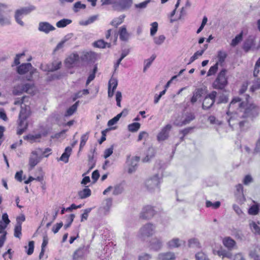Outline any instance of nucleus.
I'll return each mask as SVG.
<instances>
[{
  "mask_svg": "<svg viewBox=\"0 0 260 260\" xmlns=\"http://www.w3.org/2000/svg\"><path fill=\"white\" fill-rule=\"evenodd\" d=\"M249 95H246L245 101H242L239 98H235L231 102L226 113L231 115L228 120L230 126L234 127L239 125L242 128L247 122V118H254L257 116L260 111L259 107L256 104L250 103Z\"/></svg>",
  "mask_w": 260,
  "mask_h": 260,
  "instance_id": "f257e3e1",
  "label": "nucleus"
},
{
  "mask_svg": "<svg viewBox=\"0 0 260 260\" xmlns=\"http://www.w3.org/2000/svg\"><path fill=\"white\" fill-rule=\"evenodd\" d=\"M37 70L34 68L30 63H22L17 67V73L19 74H24L29 72V76L27 80L29 83H25L21 86H17V89L19 88L21 90V92H26L28 94L34 95L37 89L32 81V75L36 72Z\"/></svg>",
  "mask_w": 260,
  "mask_h": 260,
  "instance_id": "f03ea898",
  "label": "nucleus"
},
{
  "mask_svg": "<svg viewBox=\"0 0 260 260\" xmlns=\"http://www.w3.org/2000/svg\"><path fill=\"white\" fill-rule=\"evenodd\" d=\"M19 103L21 109L19 114V122L17 128V134L21 135L27 128V118L31 115V112L29 105L24 104L23 101H17V104Z\"/></svg>",
  "mask_w": 260,
  "mask_h": 260,
  "instance_id": "7ed1b4c3",
  "label": "nucleus"
},
{
  "mask_svg": "<svg viewBox=\"0 0 260 260\" xmlns=\"http://www.w3.org/2000/svg\"><path fill=\"white\" fill-rule=\"evenodd\" d=\"M155 169L158 170L157 173L147 179L145 182V187L150 192L159 190L160 179L164 170L162 164H156Z\"/></svg>",
  "mask_w": 260,
  "mask_h": 260,
  "instance_id": "20e7f679",
  "label": "nucleus"
},
{
  "mask_svg": "<svg viewBox=\"0 0 260 260\" xmlns=\"http://www.w3.org/2000/svg\"><path fill=\"white\" fill-rule=\"evenodd\" d=\"M227 71L225 69H222L218 73L215 80L213 83L214 88L223 89L228 84V78L226 77Z\"/></svg>",
  "mask_w": 260,
  "mask_h": 260,
  "instance_id": "39448f33",
  "label": "nucleus"
},
{
  "mask_svg": "<svg viewBox=\"0 0 260 260\" xmlns=\"http://www.w3.org/2000/svg\"><path fill=\"white\" fill-rule=\"evenodd\" d=\"M155 226L151 223H148L144 225L140 230L139 237L144 240L146 238L152 236L155 233Z\"/></svg>",
  "mask_w": 260,
  "mask_h": 260,
  "instance_id": "423d86ee",
  "label": "nucleus"
},
{
  "mask_svg": "<svg viewBox=\"0 0 260 260\" xmlns=\"http://www.w3.org/2000/svg\"><path fill=\"white\" fill-rule=\"evenodd\" d=\"M117 40V35H115L113 38L110 39V42H106L104 40L100 39L95 41L93 45L94 47L99 48H111L112 45H116Z\"/></svg>",
  "mask_w": 260,
  "mask_h": 260,
  "instance_id": "0eeeda50",
  "label": "nucleus"
},
{
  "mask_svg": "<svg viewBox=\"0 0 260 260\" xmlns=\"http://www.w3.org/2000/svg\"><path fill=\"white\" fill-rule=\"evenodd\" d=\"M216 95L217 92L215 91H213L204 98L202 104L203 109H208L213 106L215 102Z\"/></svg>",
  "mask_w": 260,
  "mask_h": 260,
  "instance_id": "6e6552de",
  "label": "nucleus"
},
{
  "mask_svg": "<svg viewBox=\"0 0 260 260\" xmlns=\"http://www.w3.org/2000/svg\"><path fill=\"white\" fill-rule=\"evenodd\" d=\"M11 11L9 6L3 3H0V24L4 25L10 23L9 18L4 17V14H6L7 12Z\"/></svg>",
  "mask_w": 260,
  "mask_h": 260,
  "instance_id": "1a4fd4ad",
  "label": "nucleus"
},
{
  "mask_svg": "<svg viewBox=\"0 0 260 260\" xmlns=\"http://www.w3.org/2000/svg\"><path fill=\"white\" fill-rule=\"evenodd\" d=\"M112 205V199L110 198L106 199L103 201L102 206L99 208L100 213L104 215L108 214Z\"/></svg>",
  "mask_w": 260,
  "mask_h": 260,
  "instance_id": "9d476101",
  "label": "nucleus"
},
{
  "mask_svg": "<svg viewBox=\"0 0 260 260\" xmlns=\"http://www.w3.org/2000/svg\"><path fill=\"white\" fill-rule=\"evenodd\" d=\"M155 214V211L151 206L144 207L141 213L140 217L143 219H149L152 218Z\"/></svg>",
  "mask_w": 260,
  "mask_h": 260,
  "instance_id": "9b49d317",
  "label": "nucleus"
},
{
  "mask_svg": "<svg viewBox=\"0 0 260 260\" xmlns=\"http://www.w3.org/2000/svg\"><path fill=\"white\" fill-rule=\"evenodd\" d=\"M255 41L254 38L249 37L244 42L242 48L245 52H248L251 50L255 49Z\"/></svg>",
  "mask_w": 260,
  "mask_h": 260,
  "instance_id": "f8f14e48",
  "label": "nucleus"
},
{
  "mask_svg": "<svg viewBox=\"0 0 260 260\" xmlns=\"http://www.w3.org/2000/svg\"><path fill=\"white\" fill-rule=\"evenodd\" d=\"M163 246V242L160 237H154L150 242V248L154 251L160 250Z\"/></svg>",
  "mask_w": 260,
  "mask_h": 260,
  "instance_id": "ddd939ff",
  "label": "nucleus"
},
{
  "mask_svg": "<svg viewBox=\"0 0 260 260\" xmlns=\"http://www.w3.org/2000/svg\"><path fill=\"white\" fill-rule=\"evenodd\" d=\"M172 128V125L170 124H167L164 127L157 136V140L159 141H164L169 137V132Z\"/></svg>",
  "mask_w": 260,
  "mask_h": 260,
  "instance_id": "4468645a",
  "label": "nucleus"
},
{
  "mask_svg": "<svg viewBox=\"0 0 260 260\" xmlns=\"http://www.w3.org/2000/svg\"><path fill=\"white\" fill-rule=\"evenodd\" d=\"M77 141H75L72 143L71 146H68L65 148L64 152L62 154L60 157L59 160L63 161L64 162H68L69 161V158L72 152V148L77 144Z\"/></svg>",
  "mask_w": 260,
  "mask_h": 260,
  "instance_id": "2eb2a0df",
  "label": "nucleus"
},
{
  "mask_svg": "<svg viewBox=\"0 0 260 260\" xmlns=\"http://www.w3.org/2000/svg\"><path fill=\"white\" fill-rule=\"evenodd\" d=\"M223 245L229 250L237 248L236 241L230 237H226L222 240Z\"/></svg>",
  "mask_w": 260,
  "mask_h": 260,
  "instance_id": "dca6fc26",
  "label": "nucleus"
},
{
  "mask_svg": "<svg viewBox=\"0 0 260 260\" xmlns=\"http://www.w3.org/2000/svg\"><path fill=\"white\" fill-rule=\"evenodd\" d=\"M96 59V54L92 51L86 52L81 56L82 61L92 62H94Z\"/></svg>",
  "mask_w": 260,
  "mask_h": 260,
  "instance_id": "f3484780",
  "label": "nucleus"
},
{
  "mask_svg": "<svg viewBox=\"0 0 260 260\" xmlns=\"http://www.w3.org/2000/svg\"><path fill=\"white\" fill-rule=\"evenodd\" d=\"M42 154V150L41 149L33 151L30 157L29 162H39L43 158Z\"/></svg>",
  "mask_w": 260,
  "mask_h": 260,
  "instance_id": "a211bd4d",
  "label": "nucleus"
},
{
  "mask_svg": "<svg viewBox=\"0 0 260 260\" xmlns=\"http://www.w3.org/2000/svg\"><path fill=\"white\" fill-rule=\"evenodd\" d=\"M117 85V81L115 78H111L109 81L108 95L109 98L113 96L114 91L116 89Z\"/></svg>",
  "mask_w": 260,
  "mask_h": 260,
  "instance_id": "6ab92c4d",
  "label": "nucleus"
},
{
  "mask_svg": "<svg viewBox=\"0 0 260 260\" xmlns=\"http://www.w3.org/2000/svg\"><path fill=\"white\" fill-rule=\"evenodd\" d=\"M182 243H184L185 242L178 238H174L169 241L167 243V245L169 248L173 249L180 247Z\"/></svg>",
  "mask_w": 260,
  "mask_h": 260,
  "instance_id": "aec40b11",
  "label": "nucleus"
},
{
  "mask_svg": "<svg viewBox=\"0 0 260 260\" xmlns=\"http://www.w3.org/2000/svg\"><path fill=\"white\" fill-rule=\"evenodd\" d=\"M175 254L173 252H161L158 254V260H174Z\"/></svg>",
  "mask_w": 260,
  "mask_h": 260,
  "instance_id": "412c9836",
  "label": "nucleus"
},
{
  "mask_svg": "<svg viewBox=\"0 0 260 260\" xmlns=\"http://www.w3.org/2000/svg\"><path fill=\"white\" fill-rule=\"evenodd\" d=\"M39 29L45 33H48L50 31L54 30L55 27L48 22H42L39 23Z\"/></svg>",
  "mask_w": 260,
  "mask_h": 260,
  "instance_id": "4be33fe9",
  "label": "nucleus"
},
{
  "mask_svg": "<svg viewBox=\"0 0 260 260\" xmlns=\"http://www.w3.org/2000/svg\"><path fill=\"white\" fill-rule=\"evenodd\" d=\"M232 250H226L224 249L221 248L220 249L215 252V253L217 254L219 256L221 257L222 258L224 257L229 259H233V254L231 252Z\"/></svg>",
  "mask_w": 260,
  "mask_h": 260,
  "instance_id": "5701e85b",
  "label": "nucleus"
},
{
  "mask_svg": "<svg viewBox=\"0 0 260 260\" xmlns=\"http://www.w3.org/2000/svg\"><path fill=\"white\" fill-rule=\"evenodd\" d=\"M33 180L34 178L32 176H29L28 178L27 179L26 175L23 174L22 171L17 172V181L20 182L23 181L25 184H28Z\"/></svg>",
  "mask_w": 260,
  "mask_h": 260,
  "instance_id": "b1692460",
  "label": "nucleus"
},
{
  "mask_svg": "<svg viewBox=\"0 0 260 260\" xmlns=\"http://www.w3.org/2000/svg\"><path fill=\"white\" fill-rule=\"evenodd\" d=\"M204 90L203 88H197L193 92V95L191 98L190 102L192 104L196 103L197 100L201 98L204 94Z\"/></svg>",
  "mask_w": 260,
  "mask_h": 260,
  "instance_id": "393cba45",
  "label": "nucleus"
},
{
  "mask_svg": "<svg viewBox=\"0 0 260 260\" xmlns=\"http://www.w3.org/2000/svg\"><path fill=\"white\" fill-rule=\"evenodd\" d=\"M120 39L121 41H126L128 40L129 35L127 31L125 26H122L119 30Z\"/></svg>",
  "mask_w": 260,
  "mask_h": 260,
  "instance_id": "a878e982",
  "label": "nucleus"
},
{
  "mask_svg": "<svg viewBox=\"0 0 260 260\" xmlns=\"http://www.w3.org/2000/svg\"><path fill=\"white\" fill-rule=\"evenodd\" d=\"M79 59V55L77 53L71 54L66 60V63L69 66H72Z\"/></svg>",
  "mask_w": 260,
  "mask_h": 260,
  "instance_id": "bb28decb",
  "label": "nucleus"
},
{
  "mask_svg": "<svg viewBox=\"0 0 260 260\" xmlns=\"http://www.w3.org/2000/svg\"><path fill=\"white\" fill-rule=\"evenodd\" d=\"M227 56L228 54L226 52L222 50L218 51L217 55L218 61L216 63H218V64L222 66L226 58L227 57Z\"/></svg>",
  "mask_w": 260,
  "mask_h": 260,
  "instance_id": "cd10ccee",
  "label": "nucleus"
},
{
  "mask_svg": "<svg viewBox=\"0 0 260 260\" xmlns=\"http://www.w3.org/2000/svg\"><path fill=\"white\" fill-rule=\"evenodd\" d=\"M34 9V7L30 6L28 7L22 8L19 10H17V17L19 16L27 15L30 13Z\"/></svg>",
  "mask_w": 260,
  "mask_h": 260,
  "instance_id": "c85d7f7f",
  "label": "nucleus"
},
{
  "mask_svg": "<svg viewBox=\"0 0 260 260\" xmlns=\"http://www.w3.org/2000/svg\"><path fill=\"white\" fill-rule=\"evenodd\" d=\"M188 247L193 248L200 249L201 247V244L197 238H192L188 241Z\"/></svg>",
  "mask_w": 260,
  "mask_h": 260,
  "instance_id": "c756f323",
  "label": "nucleus"
},
{
  "mask_svg": "<svg viewBox=\"0 0 260 260\" xmlns=\"http://www.w3.org/2000/svg\"><path fill=\"white\" fill-rule=\"evenodd\" d=\"M85 251V248L84 246L79 247L74 253L73 259H77L79 258L82 257L84 255Z\"/></svg>",
  "mask_w": 260,
  "mask_h": 260,
  "instance_id": "7c9ffc66",
  "label": "nucleus"
},
{
  "mask_svg": "<svg viewBox=\"0 0 260 260\" xmlns=\"http://www.w3.org/2000/svg\"><path fill=\"white\" fill-rule=\"evenodd\" d=\"M79 102H76L66 111L64 116L68 117L72 115L77 109Z\"/></svg>",
  "mask_w": 260,
  "mask_h": 260,
  "instance_id": "2f4dec72",
  "label": "nucleus"
},
{
  "mask_svg": "<svg viewBox=\"0 0 260 260\" xmlns=\"http://www.w3.org/2000/svg\"><path fill=\"white\" fill-rule=\"evenodd\" d=\"M243 32L242 31L239 34L237 35L234 39H233L230 44L232 47H235L240 42H241L243 39Z\"/></svg>",
  "mask_w": 260,
  "mask_h": 260,
  "instance_id": "473e14b6",
  "label": "nucleus"
},
{
  "mask_svg": "<svg viewBox=\"0 0 260 260\" xmlns=\"http://www.w3.org/2000/svg\"><path fill=\"white\" fill-rule=\"evenodd\" d=\"M78 194L81 199H85L91 195V190L88 188H85L78 192Z\"/></svg>",
  "mask_w": 260,
  "mask_h": 260,
  "instance_id": "72a5a7b5",
  "label": "nucleus"
},
{
  "mask_svg": "<svg viewBox=\"0 0 260 260\" xmlns=\"http://www.w3.org/2000/svg\"><path fill=\"white\" fill-rule=\"evenodd\" d=\"M44 173L41 168H39L37 169L35 174V177H33L34 180L38 181H42L43 180Z\"/></svg>",
  "mask_w": 260,
  "mask_h": 260,
  "instance_id": "f704fd0d",
  "label": "nucleus"
},
{
  "mask_svg": "<svg viewBox=\"0 0 260 260\" xmlns=\"http://www.w3.org/2000/svg\"><path fill=\"white\" fill-rule=\"evenodd\" d=\"M124 18V15H121L118 17L115 18L111 21V24L112 26L117 27L118 25H120L123 22Z\"/></svg>",
  "mask_w": 260,
  "mask_h": 260,
  "instance_id": "c9c22d12",
  "label": "nucleus"
},
{
  "mask_svg": "<svg viewBox=\"0 0 260 260\" xmlns=\"http://www.w3.org/2000/svg\"><path fill=\"white\" fill-rule=\"evenodd\" d=\"M72 22V20L68 19H63L56 23V26L58 28H62L66 26Z\"/></svg>",
  "mask_w": 260,
  "mask_h": 260,
  "instance_id": "e433bc0d",
  "label": "nucleus"
},
{
  "mask_svg": "<svg viewBox=\"0 0 260 260\" xmlns=\"http://www.w3.org/2000/svg\"><path fill=\"white\" fill-rule=\"evenodd\" d=\"M141 124L138 122H134L128 125V129L131 132H136L140 128Z\"/></svg>",
  "mask_w": 260,
  "mask_h": 260,
  "instance_id": "4c0bfd02",
  "label": "nucleus"
},
{
  "mask_svg": "<svg viewBox=\"0 0 260 260\" xmlns=\"http://www.w3.org/2000/svg\"><path fill=\"white\" fill-rule=\"evenodd\" d=\"M218 63H216L214 65L211 67L207 73V76H210L215 75L218 71Z\"/></svg>",
  "mask_w": 260,
  "mask_h": 260,
  "instance_id": "58836bf2",
  "label": "nucleus"
},
{
  "mask_svg": "<svg viewBox=\"0 0 260 260\" xmlns=\"http://www.w3.org/2000/svg\"><path fill=\"white\" fill-rule=\"evenodd\" d=\"M250 228L255 234L260 235V227L255 222H252L250 224Z\"/></svg>",
  "mask_w": 260,
  "mask_h": 260,
  "instance_id": "ea45409f",
  "label": "nucleus"
},
{
  "mask_svg": "<svg viewBox=\"0 0 260 260\" xmlns=\"http://www.w3.org/2000/svg\"><path fill=\"white\" fill-rule=\"evenodd\" d=\"M122 114H123V112L117 114L114 118H113L111 119H110V120H109V121L108 122V125L109 126H112V125L115 124L119 120L120 118L122 116Z\"/></svg>",
  "mask_w": 260,
  "mask_h": 260,
  "instance_id": "a19ab883",
  "label": "nucleus"
},
{
  "mask_svg": "<svg viewBox=\"0 0 260 260\" xmlns=\"http://www.w3.org/2000/svg\"><path fill=\"white\" fill-rule=\"evenodd\" d=\"M259 208L257 205L252 206L248 210V213L250 215H256L259 212Z\"/></svg>",
  "mask_w": 260,
  "mask_h": 260,
  "instance_id": "79ce46f5",
  "label": "nucleus"
},
{
  "mask_svg": "<svg viewBox=\"0 0 260 260\" xmlns=\"http://www.w3.org/2000/svg\"><path fill=\"white\" fill-rule=\"evenodd\" d=\"M85 8V4H81L80 2H77L74 4L73 10L75 12H77L80 9H84Z\"/></svg>",
  "mask_w": 260,
  "mask_h": 260,
  "instance_id": "37998d69",
  "label": "nucleus"
},
{
  "mask_svg": "<svg viewBox=\"0 0 260 260\" xmlns=\"http://www.w3.org/2000/svg\"><path fill=\"white\" fill-rule=\"evenodd\" d=\"M220 202L219 201H216L214 203H212L209 201H207L206 202V205L207 207H212L213 209H217L220 206Z\"/></svg>",
  "mask_w": 260,
  "mask_h": 260,
  "instance_id": "c03bdc74",
  "label": "nucleus"
},
{
  "mask_svg": "<svg viewBox=\"0 0 260 260\" xmlns=\"http://www.w3.org/2000/svg\"><path fill=\"white\" fill-rule=\"evenodd\" d=\"M123 191V188L120 184H117L114 187L113 194L114 195H118L121 194Z\"/></svg>",
  "mask_w": 260,
  "mask_h": 260,
  "instance_id": "a18cd8bd",
  "label": "nucleus"
},
{
  "mask_svg": "<svg viewBox=\"0 0 260 260\" xmlns=\"http://www.w3.org/2000/svg\"><path fill=\"white\" fill-rule=\"evenodd\" d=\"M156 56L155 55H152L149 58L145 60V66L144 68V70L145 71L148 68L150 67L152 62L155 59Z\"/></svg>",
  "mask_w": 260,
  "mask_h": 260,
  "instance_id": "49530a36",
  "label": "nucleus"
},
{
  "mask_svg": "<svg viewBox=\"0 0 260 260\" xmlns=\"http://www.w3.org/2000/svg\"><path fill=\"white\" fill-rule=\"evenodd\" d=\"M88 139V136L87 133L82 135L80 143V149H81V148L85 146Z\"/></svg>",
  "mask_w": 260,
  "mask_h": 260,
  "instance_id": "de8ad7c7",
  "label": "nucleus"
},
{
  "mask_svg": "<svg viewBox=\"0 0 260 260\" xmlns=\"http://www.w3.org/2000/svg\"><path fill=\"white\" fill-rule=\"evenodd\" d=\"M260 89V79L257 78L253 84L250 88V91L252 92H254L257 89Z\"/></svg>",
  "mask_w": 260,
  "mask_h": 260,
  "instance_id": "09e8293b",
  "label": "nucleus"
},
{
  "mask_svg": "<svg viewBox=\"0 0 260 260\" xmlns=\"http://www.w3.org/2000/svg\"><path fill=\"white\" fill-rule=\"evenodd\" d=\"M91 209H92L90 208H87L84 210L83 213L81 215V222H83L84 221L86 220L87 219L88 217V214L91 212Z\"/></svg>",
  "mask_w": 260,
  "mask_h": 260,
  "instance_id": "8fccbe9b",
  "label": "nucleus"
},
{
  "mask_svg": "<svg viewBox=\"0 0 260 260\" xmlns=\"http://www.w3.org/2000/svg\"><path fill=\"white\" fill-rule=\"evenodd\" d=\"M196 260H209L207 256L203 252H198L196 254Z\"/></svg>",
  "mask_w": 260,
  "mask_h": 260,
  "instance_id": "3c124183",
  "label": "nucleus"
},
{
  "mask_svg": "<svg viewBox=\"0 0 260 260\" xmlns=\"http://www.w3.org/2000/svg\"><path fill=\"white\" fill-rule=\"evenodd\" d=\"M151 27L150 29V35L153 36L157 32L158 29V23L156 22H154L151 24Z\"/></svg>",
  "mask_w": 260,
  "mask_h": 260,
  "instance_id": "603ef678",
  "label": "nucleus"
},
{
  "mask_svg": "<svg viewBox=\"0 0 260 260\" xmlns=\"http://www.w3.org/2000/svg\"><path fill=\"white\" fill-rule=\"evenodd\" d=\"M10 222V221L8 218V214L7 213H4L2 215V219L1 221V223L7 226Z\"/></svg>",
  "mask_w": 260,
  "mask_h": 260,
  "instance_id": "864d4df0",
  "label": "nucleus"
},
{
  "mask_svg": "<svg viewBox=\"0 0 260 260\" xmlns=\"http://www.w3.org/2000/svg\"><path fill=\"white\" fill-rule=\"evenodd\" d=\"M89 90L87 89H84L80 91L75 94V97L74 98V101L76 100L77 98H80L82 94L87 95L89 94Z\"/></svg>",
  "mask_w": 260,
  "mask_h": 260,
  "instance_id": "5fc2aeb1",
  "label": "nucleus"
},
{
  "mask_svg": "<svg viewBox=\"0 0 260 260\" xmlns=\"http://www.w3.org/2000/svg\"><path fill=\"white\" fill-rule=\"evenodd\" d=\"M165 39L164 35H159L158 37L154 38V43L156 44L160 45L164 42Z\"/></svg>",
  "mask_w": 260,
  "mask_h": 260,
  "instance_id": "6e6d98bb",
  "label": "nucleus"
},
{
  "mask_svg": "<svg viewBox=\"0 0 260 260\" xmlns=\"http://www.w3.org/2000/svg\"><path fill=\"white\" fill-rule=\"evenodd\" d=\"M34 250V242L33 241H29L28 245V249L26 251L28 255L32 254Z\"/></svg>",
  "mask_w": 260,
  "mask_h": 260,
  "instance_id": "4d7b16f0",
  "label": "nucleus"
},
{
  "mask_svg": "<svg viewBox=\"0 0 260 260\" xmlns=\"http://www.w3.org/2000/svg\"><path fill=\"white\" fill-rule=\"evenodd\" d=\"M194 116L193 114H189L188 115L186 118L182 122L181 125H185L187 123H189L191 120L194 119Z\"/></svg>",
  "mask_w": 260,
  "mask_h": 260,
  "instance_id": "13d9d810",
  "label": "nucleus"
},
{
  "mask_svg": "<svg viewBox=\"0 0 260 260\" xmlns=\"http://www.w3.org/2000/svg\"><path fill=\"white\" fill-rule=\"evenodd\" d=\"M16 80V76L15 73H12L11 75L6 79V82L8 83L14 82Z\"/></svg>",
  "mask_w": 260,
  "mask_h": 260,
  "instance_id": "bf43d9fd",
  "label": "nucleus"
},
{
  "mask_svg": "<svg viewBox=\"0 0 260 260\" xmlns=\"http://www.w3.org/2000/svg\"><path fill=\"white\" fill-rule=\"evenodd\" d=\"M122 99V94L121 92L117 91L116 93V100L117 106L121 107V101Z\"/></svg>",
  "mask_w": 260,
  "mask_h": 260,
  "instance_id": "052dcab7",
  "label": "nucleus"
},
{
  "mask_svg": "<svg viewBox=\"0 0 260 260\" xmlns=\"http://www.w3.org/2000/svg\"><path fill=\"white\" fill-rule=\"evenodd\" d=\"M74 218H75V215L73 214H72L69 216V219H68V220H69L68 223L64 224V228L65 229H67L68 228H69L71 226L72 222L74 220Z\"/></svg>",
  "mask_w": 260,
  "mask_h": 260,
  "instance_id": "680f3d73",
  "label": "nucleus"
},
{
  "mask_svg": "<svg viewBox=\"0 0 260 260\" xmlns=\"http://www.w3.org/2000/svg\"><path fill=\"white\" fill-rule=\"evenodd\" d=\"M193 129V127H188L187 128H185L182 130L180 131L179 133L180 134H181L184 136H186L187 135H188L189 133H190L192 130Z\"/></svg>",
  "mask_w": 260,
  "mask_h": 260,
  "instance_id": "e2e57ef3",
  "label": "nucleus"
},
{
  "mask_svg": "<svg viewBox=\"0 0 260 260\" xmlns=\"http://www.w3.org/2000/svg\"><path fill=\"white\" fill-rule=\"evenodd\" d=\"M151 258V256L147 253H143L139 256V260H150Z\"/></svg>",
  "mask_w": 260,
  "mask_h": 260,
  "instance_id": "0e129e2a",
  "label": "nucleus"
},
{
  "mask_svg": "<svg viewBox=\"0 0 260 260\" xmlns=\"http://www.w3.org/2000/svg\"><path fill=\"white\" fill-rule=\"evenodd\" d=\"M100 177V174L98 170L94 171L92 173L91 178L93 181V183H95Z\"/></svg>",
  "mask_w": 260,
  "mask_h": 260,
  "instance_id": "69168bd1",
  "label": "nucleus"
},
{
  "mask_svg": "<svg viewBox=\"0 0 260 260\" xmlns=\"http://www.w3.org/2000/svg\"><path fill=\"white\" fill-rule=\"evenodd\" d=\"M233 260H246L244 255L241 253H236L233 258Z\"/></svg>",
  "mask_w": 260,
  "mask_h": 260,
  "instance_id": "338daca9",
  "label": "nucleus"
},
{
  "mask_svg": "<svg viewBox=\"0 0 260 260\" xmlns=\"http://www.w3.org/2000/svg\"><path fill=\"white\" fill-rule=\"evenodd\" d=\"M253 154H256L257 153H260V139H258L256 144V146L254 149V151L253 152Z\"/></svg>",
  "mask_w": 260,
  "mask_h": 260,
  "instance_id": "774afa93",
  "label": "nucleus"
}]
</instances>
